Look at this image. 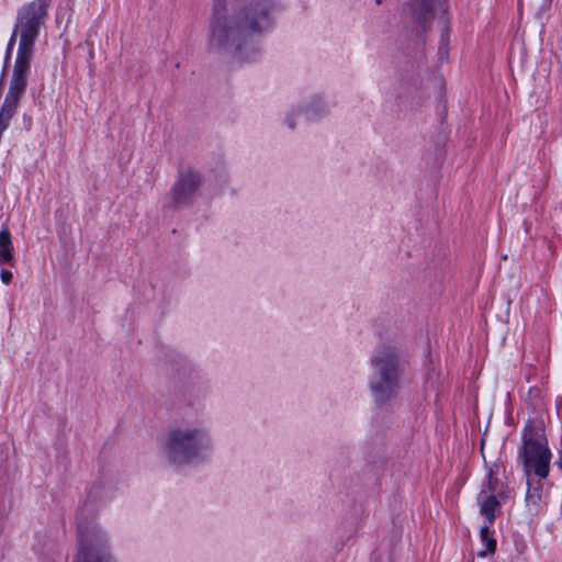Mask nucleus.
Masks as SVG:
<instances>
[{"label": "nucleus", "instance_id": "1", "mask_svg": "<svg viewBox=\"0 0 562 562\" xmlns=\"http://www.w3.org/2000/svg\"><path fill=\"white\" fill-rule=\"evenodd\" d=\"M271 24V7L268 4L258 3L247 8L236 18H227L216 9L210 29V46L248 59L241 55L243 44L247 37L269 30Z\"/></svg>", "mask_w": 562, "mask_h": 562}, {"label": "nucleus", "instance_id": "2", "mask_svg": "<svg viewBox=\"0 0 562 562\" xmlns=\"http://www.w3.org/2000/svg\"><path fill=\"white\" fill-rule=\"evenodd\" d=\"M213 448L211 430L202 424L190 423L169 427L161 445L167 463L177 470L207 462Z\"/></svg>", "mask_w": 562, "mask_h": 562}, {"label": "nucleus", "instance_id": "3", "mask_svg": "<svg viewBox=\"0 0 562 562\" xmlns=\"http://www.w3.org/2000/svg\"><path fill=\"white\" fill-rule=\"evenodd\" d=\"M372 369L369 389L376 403H385L396 396L400 379L404 372V361L395 345H379L371 358Z\"/></svg>", "mask_w": 562, "mask_h": 562}, {"label": "nucleus", "instance_id": "4", "mask_svg": "<svg viewBox=\"0 0 562 562\" xmlns=\"http://www.w3.org/2000/svg\"><path fill=\"white\" fill-rule=\"evenodd\" d=\"M50 0H33L21 7L18 12L15 33L20 41L16 55L33 57L34 44L45 22Z\"/></svg>", "mask_w": 562, "mask_h": 562}, {"label": "nucleus", "instance_id": "5", "mask_svg": "<svg viewBox=\"0 0 562 562\" xmlns=\"http://www.w3.org/2000/svg\"><path fill=\"white\" fill-rule=\"evenodd\" d=\"M74 562H114L106 535L100 529L82 532Z\"/></svg>", "mask_w": 562, "mask_h": 562}, {"label": "nucleus", "instance_id": "6", "mask_svg": "<svg viewBox=\"0 0 562 562\" xmlns=\"http://www.w3.org/2000/svg\"><path fill=\"white\" fill-rule=\"evenodd\" d=\"M31 60L32 57L16 55L3 105H16L22 101L31 72Z\"/></svg>", "mask_w": 562, "mask_h": 562}, {"label": "nucleus", "instance_id": "7", "mask_svg": "<svg viewBox=\"0 0 562 562\" xmlns=\"http://www.w3.org/2000/svg\"><path fill=\"white\" fill-rule=\"evenodd\" d=\"M525 467L526 472L533 470L540 477H547L549 473L550 451L539 441L526 440L525 441Z\"/></svg>", "mask_w": 562, "mask_h": 562}, {"label": "nucleus", "instance_id": "8", "mask_svg": "<svg viewBox=\"0 0 562 562\" xmlns=\"http://www.w3.org/2000/svg\"><path fill=\"white\" fill-rule=\"evenodd\" d=\"M496 491L497 480L490 474L486 487L483 488L477 496L480 514L484 516L485 524L487 525H491L501 513V505L495 495Z\"/></svg>", "mask_w": 562, "mask_h": 562}, {"label": "nucleus", "instance_id": "9", "mask_svg": "<svg viewBox=\"0 0 562 562\" xmlns=\"http://www.w3.org/2000/svg\"><path fill=\"white\" fill-rule=\"evenodd\" d=\"M201 184L198 173L189 172L180 177L171 191L172 206L178 207L188 203Z\"/></svg>", "mask_w": 562, "mask_h": 562}, {"label": "nucleus", "instance_id": "10", "mask_svg": "<svg viewBox=\"0 0 562 562\" xmlns=\"http://www.w3.org/2000/svg\"><path fill=\"white\" fill-rule=\"evenodd\" d=\"M325 108H290L285 113L289 127L319 121L326 116Z\"/></svg>", "mask_w": 562, "mask_h": 562}, {"label": "nucleus", "instance_id": "11", "mask_svg": "<svg viewBox=\"0 0 562 562\" xmlns=\"http://www.w3.org/2000/svg\"><path fill=\"white\" fill-rule=\"evenodd\" d=\"M13 260V246L8 227L0 229V263Z\"/></svg>", "mask_w": 562, "mask_h": 562}, {"label": "nucleus", "instance_id": "12", "mask_svg": "<svg viewBox=\"0 0 562 562\" xmlns=\"http://www.w3.org/2000/svg\"><path fill=\"white\" fill-rule=\"evenodd\" d=\"M481 541L485 546V549L479 551L476 554L479 558H485L488 553H494L496 549V540L490 535V525L484 524L480 530Z\"/></svg>", "mask_w": 562, "mask_h": 562}, {"label": "nucleus", "instance_id": "13", "mask_svg": "<svg viewBox=\"0 0 562 562\" xmlns=\"http://www.w3.org/2000/svg\"><path fill=\"white\" fill-rule=\"evenodd\" d=\"M14 116V108H1L0 110V136L9 127L12 117Z\"/></svg>", "mask_w": 562, "mask_h": 562}, {"label": "nucleus", "instance_id": "14", "mask_svg": "<svg viewBox=\"0 0 562 562\" xmlns=\"http://www.w3.org/2000/svg\"><path fill=\"white\" fill-rule=\"evenodd\" d=\"M429 11V0H414V12L417 14L418 20H426Z\"/></svg>", "mask_w": 562, "mask_h": 562}, {"label": "nucleus", "instance_id": "15", "mask_svg": "<svg viewBox=\"0 0 562 562\" xmlns=\"http://www.w3.org/2000/svg\"><path fill=\"white\" fill-rule=\"evenodd\" d=\"M448 46H449V32L448 29L441 35V41L439 45V58L441 60H446L448 58Z\"/></svg>", "mask_w": 562, "mask_h": 562}, {"label": "nucleus", "instance_id": "16", "mask_svg": "<svg viewBox=\"0 0 562 562\" xmlns=\"http://www.w3.org/2000/svg\"><path fill=\"white\" fill-rule=\"evenodd\" d=\"M539 498H540V492L538 488H535L533 491H530V490L527 491V494H526L527 503L536 504Z\"/></svg>", "mask_w": 562, "mask_h": 562}, {"label": "nucleus", "instance_id": "17", "mask_svg": "<svg viewBox=\"0 0 562 562\" xmlns=\"http://www.w3.org/2000/svg\"><path fill=\"white\" fill-rule=\"evenodd\" d=\"M0 278L4 284H9L12 281L13 274L11 271L3 269L1 270Z\"/></svg>", "mask_w": 562, "mask_h": 562}, {"label": "nucleus", "instance_id": "18", "mask_svg": "<svg viewBox=\"0 0 562 562\" xmlns=\"http://www.w3.org/2000/svg\"><path fill=\"white\" fill-rule=\"evenodd\" d=\"M16 35H19V33H15V30L13 31V34L8 43V47H7V56H9L11 53H12V49H13V46H14V43H15V38H16Z\"/></svg>", "mask_w": 562, "mask_h": 562}]
</instances>
